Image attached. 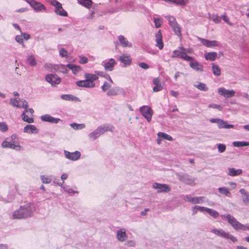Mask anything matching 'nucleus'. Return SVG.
I'll return each instance as SVG.
<instances>
[{
    "label": "nucleus",
    "instance_id": "nucleus-1",
    "mask_svg": "<svg viewBox=\"0 0 249 249\" xmlns=\"http://www.w3.org/2000/svg\"><path fill=\"white\" fill-rule=\"evenodd\" d=\"M34 211V207L30 204L20 206L19 209L13 213L14 219L25 218L31 216Z\"/></svg>",
    "mask_w": 249,
    "mask_h": 249
},
{
    "label": "nucleus",
    "instance_id": "nucleus-2",
    "mask_svg": "<svg viewBox=\"0 0 249 249\" xmlns=\"http://www.w3.org/2000/svg\"><path fill=\"white\" fill-rule=\"evenodd\" d=\"M113 82H110L109 81H105L101 87V89L103 92L107 91V95L109 96H115L119 94L124 95L125 94L124 90L123 88L119 87H114L110 89L111 84Z\"/></svg>",
    "mask_w": 249,
    "mask_h": 249
},
{
    "label": "nucleus",
    "instance_id": "nucleus-3",
    "mask_svg": "<svg viewBox=\"0 0 249 249\" xmlns=\"http://www.w3.org/2000/svg\"><path fill=\"white\" fill-rule=\"evenodd\" d=\"M84 76L85 79L76 81V85L79 87L89 89L95 87L94 81L97 80V76L89 73H85Z\"/></svg>",
    "mask_w": 249,
    "mask_h": 249
},
{
    "label": "nucleus",
    "instance_id": "nucleus-4",
    "mask_svg": "<svg viewBox=\"0 0 249 249\" xmlns=\"http://www.w3.org/2000/svg\"><path fill=\"white\" fill-rule=\"evenodd\" d=\"M222 218H226L228 222L236 231H249V224H242L238 222L233 216L230 214H223L221 215Z\"/></svg>",
    "mask_w": 249,
    "mask_h": 249
},
{
    "label": "nucleus",
    "instance_id": "nucleus-5",
    "mask_svg": "<svg viewBox=\"0 0 249 249\" xmlns=\"http://www.w3.org/2000/svg\"><path fill=\"white\" fill-rule=\"evenodd\" d=\"M49 3L54 7V12L58 16L67 17L68 14L62 6V4L56 0H49Z\"/></svg>",
    "mask_w": 249,
    "mask_h": 249
},
{
    "label": "nucleus",
    "instance_id": "nucleus-6",
    "mask_svg": "<svg viewBox=\"0 0 249 249\" xmlns=\"http://www.w3.org/2000/svg\"><path fill=\"white\" fill-rule=\"evenodd\" d=\"M211 231L214 234L222 238L230 239L233 242L237 241V239L234 236L230 234L229 232H225L222 229H217L213 228L211 229Z\"/></svg>",
    "mask_w": 249,
    "mask_h": 249
},
{
    "label": "nucleus",
    "instance_id": "nucleus-7",
    "mask_svg": "<svg viewBox=\"0 0 249 249\" xmlns=\"http://www.w3.org/2000/svg\"><path fill=\"white\" fill-rule=\"evenodd\" d=\"M179 49H180V51L175 50L173 52L171 55L172 58H180L186 61H191L193 59V57L188 55L185 53L186 49H185L183 47H180Z\"/></svg>",
    "mask_w": 249,
    "mask_h": 249
},
{
    "label": "nucleus",
    "instance_id": "nucleus-8",
    "mask_svg": "<svg viewBox=\"0 0 249 249\" xmlns=\"http://www.w3.org/2000/svg\"><path fill=\"white\" fill-rule=\"evenodd\" d=\"M16 138V135H12L11 137L12 141L8 142L6 140L4 141L1 144L2 147L3 148L9 147L18 151L21 150L22 149V147L18 143H15V142L13 141L14 140H15Z\"/></svg>",
    "mask_w": 249,
    "mask_h": 249
},
{
    "label": "nucleus",
    "instance_id": "nucleus-9",
    "mask_svg": "<svg viewBox=\"0 0 249 249\" xmlns=\"http://www.w3.org/2000/svg\"><path fill=\"white\" fill-rule=\"evenodd\" d=\"M140 111L148 122L151 121L153 114V110L151 107L147 106H144L140 108Z\"/></svg>",
    "mask_w": 249,
    "mask_h": 249
},
{
    "label": "nucleus",
    "instance_id": "nucleus-10",
    "mask_svg": "<svg viewBox=\"0 0 249 249\" xmlns=\"http://www.w3.org/2000/svg\"><path fill=\"white\" fill-rule=\"evenodd\" d=\"M10 104L13 107H16L19 108H26L28 107V103L22 99L17 100V98H11L10 99Z\"/></svg>",
    "mask_w": 249,
    "mask_h": 249
},
{
    "label": "nucleus",
    "instance_id": "nucleus-11",
    "mask_svg": "<svg viewBox=\"0 0 249 249\" xmlns=\"http://www.w3.org/2000/svg\"><path fill=\"white\" fill-rule=\"evenodd\" d=\"M45 79L47 82L50 83L52 86H55L59 84L61 82V78L56 74H49L45 76Z\"/></svg>",
    "mask_w": 249,
    "mask_h": 249
},
{
    "label": "nucleus",
    "instance_id": "nucleus-12",
    "mask_svg": "<svg viewBox=\"0 0 249 249\" xmlns=\"http://www.w3.org/2000/svg\"><path fill=\"white\" fill-rule=\"evenodd\" d=\"M102 65L107 71H113L114 66L116 64L115 60L113 58L106 59L102 62Z\"/></svg>",
    "mask_w": 249,
    "mask_h": 249
},
{
    "label": "nucleus",
    "instance_id": "nucleus-13",
    "mask_svg": "<svg viewBox=\"0 0 249 249\" xmlns=\"http://www.w3.org/2000/svg\"><path fill=\"white\" fill-rule=\"evenodd\" d=\"M197 39L200 41L204 46L208 48H213L218 46L220 45V43L216 40H209L200 37H197Z\"/></svg>",
    "mask_w": 249,
    "mask_h": 249
},
{
    "label": "nucleus",
    "instance_id": "nucleus-14",
    "mask_svg": "<svg viewBox=\"0 0 249 249\" xmlns=\"http://www.w3.org/2000/svg\"><path fill=\"white\" fill-rule=\"evenodd\" d=\"M217 92L219 95L226 98L233 97L235 93V91L233 89L229 90L225 89L224 88H219Z\"/></svg>",
    "mask_w": 249,
    "mask_h": 249
},
{
    "label": "nucleus",
    "instance_id": "nucleus-15",
    "mask_svg": "<svg viewBox=\"0 0 249 249\" xmlns=\"http://www.w3.org/2000/svg\"><path fill=\"white\" fill-rule=\"evenodd\" d=\"M183 199L185 201L192 204H199L204 202L205 197L203 196L191 197L189 196H185Z\"/></svg>",
    "mask_w": 249,
    "mask_h": 249
},
{
    "label": "nucleus",
    "instance_id": "nucleus-16",
    "mask_svg": "<svg viewBox=\"0 0 249 249\" xmlns=\"http://www.w3.org/2000/svg\"><path fill=\"white\" fill-rule=\"evenodd\" d=\"M30 5L34 10L36 12H41L42 11H46V7L45 6L39 2L35 0H33L30 2Z\"/></svg>",
    "mask_w": 249,
    "mask_h": 249
},
{
    "label": "nucleus",
    "instance_id": "nucleus-17",
    "mask_svg": "<svg viewBox=\"0 0 249 249\" xmlns=\"http://www.w3.org/2000/svg\"><path fill=\"white\" fill-rule=\"evenodd\" d=\"M64 153L65 157L71 160H78L81 156L80 152L78 151H76L74 152H70L68 151L65 150Z\"/></svg>",
    "mask_w": 249,
    "mask_h": 249
},
{
    "label": "nucleus",
    "instance_id": "nucleus-18",
    "mask_svg": "<svg viewBox=\"0 0 249 249\" xmlns=\"http://www.w3.org/2000/svg\"><path fill=\"white\" fill-rule=\"evenodd\" d=\"M114 127L111 124H104L98 126L96 129L100 134V136L107 131L113 132Z\"/></svg>",
    "mask_w": 249,
    "mask_h": 249
},
{
    "label": "nucleus",
    "instance_id": "nucleus-19",
    "mask_svg": "<svg viewBox=\"0 0 249 249\" xmlns=\"http://www.w3.org/2000/svg\"><path fill=\"white\" fill-rule=\"evenodd\" d=\"M153 187L157 189L158 193L168 192L170 190L169 186L165 184L154 183L153 184Z\"/></svg>",
    "mask_w": 249,
    "mask_h": 249
},
{
    "label": "nucleus",
    "instance_id": "nucleus-20",
    "mask_svg": "<svg viewBox=\"0 0 249 249\" xmlns=\"http://www.w3.org/2000/svg\"><path fill=\"white\" fill-rule=\"evenodd\" d=\"M190 62L189 65L191 68L194 69V70L197 71L202 72L203 71V65L198 63L196 60H194V58L191 61H188Z\"/></svg>",
    "mask_w": 249,
    "mask_h": 249
},
{
    "label": "nucleus",
    "instance_id": "nucleus-21",
    "mask_svg": "<svg viewBox=\"0 0 249 249\" xmlns=\"http://www.w3.org/2000/svg\"><path fill=\"white\" fill-rule=\"evenodd\" d=\"M155 41L156 42V46L160 50H162L163 48V43L162 41V36L160 30L155 34Z\"/></svg>",
    "mask_w": 249,
    "mask_h": 249
},
{
    "label": "nucleus",
    "instance_id": "nucleus-22",
    "mask_svg": "<svg viewBox=\"0 0 249 249\" xmlns=\"http://www.w3.org/2000/svg\"><path fill=\"white\" fill-rule=\"evenodd\" d=\"M179 180L184 183L191 185H195V178L188 175H183L179 177Z\"/></svg>",
    "mask_w": 249,
    "mask_h": 249
},
{
    "label": "nucleus",
    "instance_id": "nucleus-23",
    "mask_svg": "<svg viewBox=\"0 0 249 249\" xmlns=\"http://www.w3.org/2000/svg\"><path fill=\"white\" fill-rule=\"evenodd\" d=\"M41 120L43 122H49L51 123L57 124L59 121L60 119L54 118L49 114H46L41 116Z\"/></svg>",
    "mask_w": 249,
    "mask_h": 249
},
{
    "label": "nucleus",
    "instance_id": "nucleus-24",
    "mask_svg": "<svg viewBox=\"0 0 249 249\" xmlns=\"http://www.w3.org/2000/svg\"><path fill=\"white\" fill-rule=\"evenodd\" d=\"M119 60L121 63H123L125 67L129 66L132 61L130 56L125 54H123L120 56Z\"/></svg>",
    "mask_w": 249,
    "mask_h": 249
},
{
    "label": "nucleus",
    "instance_id": "nucleus-25",
    "mask_svg": "<svg viewBox=\"0 0 249 249\" xmlns=\"http://www.w3.org/2000/svg\"><path fill=\"white\" fill-rule=\"evenodd\" d=\"M153 84L154 87L153 88L154 92H158L163 89V86L160 83V80L159 78H155L153 80Z\"/></svg>",
    "mask_w": 249,
    "mask_h": 249
},
{
    "label": "nucleus",
    "instance_id": "nucleus-26",
    "mask_svg": "<svg viewBox=\"0 0 249 249\" xmlns=\"http://www.w3.org/2000/svg\"><path fill=\"white\" fill-rule=\"evenodd\" d=\"M24 133L29 134L38 133V130L36 126L32 124H28L26 125L23 129Z\"/></svg>",
    "mask_w": 249,
    "mask_h": 249
},
{
    "label": "nucleus",
    "instance_id": "nucleus-27",
    "mask_svg": "<svg viewBox=\"0 0 249 249\" xmlns=\"http://www.w3.org/2000/svg\"><path fill=\"white\" fill-rule=\"evenodd\" d=\"M239 192L242 196V201L244 203L249 206V194L245 189H241Z\"/></svg>",
    "mask_w": 249,
    "mask_h": 249
},
{
    "label": "nucleus",
    "instance_id": "nucleus-28",
    "mask_svg": "<svg viewBox=\"0 0 249 249\" xmlns=\"http://www.w3.org/2000/svg\"><path fill=\"white\" fill-rule=\"evenodd\" d=\"M127 237L125 230L121 229L117 231V238L119 241L123 242L126 239Z\"/></svg>",
    "mask_w": 249,
    "mask_h": 249
},
{
    "label": "nucleus",
    "instance_id": "nucleus-29",
    "mask_svg": "<svg viewBox=\"0 0 249 249\" xmlns=\"http://www.w3.org/2000/svg\"><path fill=\"white\" fill-rule=\"evenodd\" d=\"M118 40L121 45L123 47H131L132 44L129 42L122 35H120L118 36Z\"/></svg>",
    "mask_w": 249,
    "mask_h": 249
},
{
    "label": "nucleus",
    "instance_id": "nucleus-30",
    "mask_svg": "<svg viewBox=\"0 0 249 249\" xmlns=\"http://www.w3.org/2000/svg\"><path fill=\"white\" fill-rule=\"evenodd\" d=\"M27 63L32 67H34L36 65V60L34 55L30 54L27 56L26 58Z\"/></svg>",
    "mask_w": 249,
    "mask_h": 249
},
{
    "label": "nucleus",
    "instance_id": "nucleus-31",
    "mask_svg": "<svg viewBox=\"0 0 249 249\" xmlns=\"http://www.w3.org/2000/svg\"><path fill=\"white\" fill-rule=\"evenodd\" d=\"M66 67L71 70L74 74H77L82 70L80 66L73 64H69L66 65Z\"/></svg>",
    "mask_w": 249,
    "mask_h": 249
},
{
    "label": "nucleus",
    "instance_id": "nucleus-32",
    "mask_svg": "<svg viewBox=\"0 0 249 249\" xmlns=\"http://www.w3.org/2000/svg\"><path fill=\"white\" fill-rule=\"evenodd\" d=\"M228 175L230 176L234 177L241 175L242 173V170L238 169H235L234 168H229L228 169Z\"/></svg>",
    "mask_w": 249,
    "mask_h": 249
},
{
    "label": "nucleus",
    "instance_id": "nucleus-33",
    "mask_svg": "<svg viewBox=\"0 0 249 249\" xmlns=\"http://www.w3.org/2000/svg\"><path fill=\"white\" fill-rule=\"evenodd\" d=\"M217 55L216 52H211L205 53L204 57L207 60L213 61L215 60Z\"/></svg>",
    "mask_w": 249,
    "mask_h": 249
},
{
    "label": "nucleus",
    "instance_id": "nucleus-34",
    "mask_svg": "<svg viewBox=\"0 0 249 249\" xmlns=\"http://www.w3.org/2000/svg\"><path fill=\"white\" fill-rule=\"evenodd\" d=\"M218 127L219 128H226V129H230L234 127V125L232 124H228L227 123L220 119L219 123L217 124Z\"/></svg>",
    "mask_w": 249,
    "mask_h": 249
},
{
    "label": "nucleus",
    "instance_id": "nucleus-35",
    "mask_svg": "<svg viewBox=\"0 0 249 249\" xmlns=\"http://www.w3.org/2000/svg\"><path fill=\"white\" fill-rule=\"evenodd\" d=\"M61 98L66 101H79L78 97L71 94H62Z\"/></svg>",
    "mask_w": 249,
    "mask_h": 249
},
{
    "label": "nucleus",
    "instance_id": "nucleus-36",
    "mask_svg": "<svg viewBox=\"0 0 249 249\" xmlns=\"http://www.w3.org/2000/svg\"><path fill=\"white\" fill-rule=\"evenodd\" d=\"M28 110L27 107L25 108V110L22 113L21 116L22 120L28 123H32L34 122V119L32 117H29L26 114V113L28 112Z\"/></svg>",
    "mask_w": 249,
    "mask_h": 249
},
{
    "label": "nucleus",
    "instance_id": "nucleus-37",
    "mask_svg": "<svg viewBox=\"0 0 249 249\" xmlns=\"http://www.w3.org/2000/svg\"><path fill=\"white\" fill-rule=\"evenodd\" d=\"M172 28L173 31L178 36H181V33L179 25L177 23H174L170 25Z\"/></svg>",
    "mask_w": 249,
    "mask_h": 249
},
{
    "label": "nucleus",
    "instance_id": "nucleus-38",
    "mask_svg": "<svg viewBox=\"0 0 249 249\" xmlns=\"http://www.w3.org/2000/svg\"><path fill=\"white\" fill-rule=\"evenodd\" d=\"M232 145L233 146L236 147L249 146V142L235 141L232 142Z\"/></svg>",
    "mask_w": 249,
    "mask_h": 249
},
{
    "label": "nucleus",
    "instance_id": "nucleus-39",
    "mask_svg": "<svg viewBox=\"0 0 249 249\" xmlns=\"http://www.w3.org/2000/svg\"><path fill=\"white\" fill-rule=\"evenodd\" d=\"M77 1L79 4L87 8H89L92 4V1L91 0H77Z\"/></svg>",
    "mask_w": 249,
    "mask_h": 249
},
{
    "label": "nucleus",
    "instance_id": "nucleus-40",
    "mask_svg": "<svg viewBox=\"0 0 249 249\" xmlns=\"http://www.w3.org/2000/svg\"><path fill=\"white\" fill-rule=\"evenodd\" d=\"M213 73L214 75L219 76L221 74V69L218 65L213 64L212 65Z\"/></svg>",
    "mask_w": 249,
    "mask_h": 249
},
{
    "label": "nucleus",
    "instance_id": "nucleus-41",
    "mask_svg": "<svg viewBox=\"0 0 249 249\" xmlns=\"http://www.w3.org/2000/svg\"><path fill=\"white\" fill-rule=\"evenodd\" d=\"M209 18L212 20L215 23H219L221 22V17L217 14H208Z\"/></svg>",
    "mask_w": 249,
    "mask_h": 249
},
{
    "label": "nucleus",
    "instance_id": "nucleus-42",
    "mask_svg": "<svg viewBox=\"0 0 249 249\" xmlns=\"http://www.w3.org/2000/svg\"><path fill=\"white\" fill-rule=\"evenodd\" d=\"M195 87L201 91H206L208 90L206 85L201 82H198L197 84L195 85Z\"/></svg>",
    "mask_w": 249,
    "mask_h": 249
},
{
    "label": "nucleus",
    "instance_id": "nucleus-43",
    "mask_svg": "<svg viewBox=\"0 0 249 249\" xmlns=\"http://www.w3.org/2000/svg\"><path fill=\"white\" fill-rule=\"evenodd\" d=\"M158 136L159 138H162L168 141H173V138L169 135L166 134L164 132H159L158 133Z\"/></svg>",
    "mask_w": 249,
    "mask_h": 249
},
{
    "label": "nucleus",
    "instance_id": "nucleus-44",
    "mask_svg": "<svg viewBox=\"0 0 249 249\" xmlns=\"http://www.w3.org/2000/svg\"><path fill=\"white\" fill-rule=\"evenodd\" d=\"M218 192L226 196L230 197L231 193L229 191V189L226 187H220L218 189Z\"/></svg>",
    "mask_w": 249,
    "mask_h": 249
},
{
    "label": "nucleus",
    "instance_id": "nucleus-45",
    "mask_svg": "<svg viewBox=\"0 0 249 249\" xmlns=\"http://www.w3.org/2000/svg\"><path fill=\"white\" fill-rule=\"evenodd\" d=\"M100 136V134L97 131L96 129L94 131L89 134V139L92 141L95 140Z\"/></svg>",
    "mask_w": 249,
    "mask_h": 249
},
{
    "label": "nucleus",
    "instance_id": "nucleus-46",
    "mask_svg": "<svg viewBox=\"0 0 249 249\" xmlns=\"http://www.w3.org/2000/svg\"><path fill=\"white\" fill-rule=\"evenodd\" d=\"M70 126L73 128L74 129H82L85 127V124H77V123H72L70 124Z\"/></svg>",
    "mask_w": 249,
    "mask_h": 249
},
{
    "label": "nucleus",
    "instance_id": "nucleus-47",
    "mask_svg": "<svg viewBox=\"0 0 249 249\" xmlns=\"http://www.w3.org/2000/svg\"><path fill=\"white\" fill-rule=\"evenodd\" d=\"M189 3L188 0H173V4L180 6H184Z\"/></svg>",
    "mask_w": 249,
    "mask_h": 249
},
{
    "label": "nucleus",
    "instance_id": "nucleus-48",
    "mask_svg": "<svg viewBox=\"0 0 249 249\" xmlns=\"http://www.w3.org/2000/svg\"><path fill=\"white\" fill-rule=\"evenodd\" d=\"M207 213L214 218H216L219 216V213L215 210L209 208V209H207Z\"/></svg>",
    "mask_w": 249,
    "mask_h": 249
},
{
    "label": "nucleus",
    "instance_id": "nucleus-49",
    "mask_svg": "<svg viewBox=\"0 0 249 249\" xmlns=\"http://www.w3.org/2000/svg\"><path fill=\"white\" fill-rule=\"evenodd\" d=\"M41 180L43 183H50L52 180L50 178L45 175H42L40 177Z\"/></svg>",
    "mask_w": 249,
    "mask_h": 249
},
{
    "label": "nucleus",
    "instance_id": "nucleus-50",
    "mask_svg": "<svg viewBox=\"0 0 249 249\" xmlns=\"http://www.w3.org/2000/svg\"><path fill=\"white\" fill-rule=\"evenodd\" d=\"M218 151L219 153L224 152L226 149V146L224 144L219 143L217 144Z\"/></svg>",
    "mask_w": 249,
    "mask_h": 249
},
{
    "label": "nucleus",
    "instance_id": "nucleus-51",
    "mask_svg": "<svg viewBox=\"0 0 249 249\" xmlns=\"http://www.w3.org/2000/svg\"><path fill=\"white\" fill-rule=\"evenodd\" d=\"M0 130L2 132H6L8 130V126L5 123L0 122Z\"/></svg>",
    "mask_w": 249,
    "mask_h": 249
},
{
    "label": "nucleus",
    "instance_id": "nucleus-52",
    "mask_svg": "<svg viewBox=\"0 0 249 249\" xmlns=\"http://www.w3.org/2000/svg\"><path fill=\"white\" fill-rule=\"evenodd\" d=\"M15 40L16 41L18 42L19 44H22L23 46V36L22 34H21L20 35H17L15 37Z\"/></svg>",
    "mask_w": 249,
    "mask_h": 249
},
{
    "label": "nucleus",
    "instance_id": "nucleus-53",
    "mask_svg": "<svg viewBox=\"0 0 249 249\" xmlns=\"http://www.w3.org/2000/svg\"><path fill=\"white\" fill-rule=\"evenodd\" d=\"M154 22L155 23V25L156 28H159L161 23V19L159 18H154Z\"/></svg>",
    "mask_w": 249,
    "mask_h": 249
},
{
    "label": "nucleus",
    "instance_id": "nucleus-54",
    "mask_svg": "<svg viewBox=\"0 0 249 249\" xmlns=\"http://www.w3.org/2000/svg\"><path fill=\"white\" fill-rule=\"evenodd\" d=\"M221 18L229 25H232V23L230 21L229 18L226 16V14H223L221 16Z\"/></svg>",
    "mask_w": 249,
    "mask_h": 249
},
{
    "label": "nucleus",
    "instance_id": "nucleus-55",
    "mask_svg": "<svg viewBox=\"0 0 249 249\" xmlns=\"http://www.w3.org/2000/svg\"><path fill=\"white\" fill-rule=\"evenodd\" d=\"M59 55L62 57H66L68 55V52L66 49L62 48L59 51Z\"/></svg>",
    "mask_w": 249,
    "mask_h": 249
},
{
    "label": "nucleus",
    "instance_id": "nucleus-56",
    "mask_svg": "<svg viewBox=\"0 0 249 249\" xmlns=\"http://www.w3.org/2000/svg\"><path fill=\"white\" fill-rule=\"evenodd\" d=\"M208 107L209 108L217 109L219 110H221L222 109V107L220 105L215 104H210L209 105Z\"/></svg>",
    "mask_w": 249,
    "mask_h": 249
},
{
    "label": "nucleus",
    "instance_id": "nucleus-57",
    "mask_svg": "<svg viewBox=\"0 0 249 249\" xmlns=\"http://www.w3.org/2000/svg\"><path fill=\"white\" fill-rule=\"evenodd\" d=\"M167 18L169 21V24L170 25L177 23L175 18L172 16H168L167 17Z\"/></svg>",
    "mask_w": 249,
    "mask_h": 249
},
{
    "label": "nucleus",
    "instance_id": "nucleus-58",
    "mask_svg": "<svg viewBox=\"0 0 249 249\" xmlns=\"http://www.w3.org/2000/svg\"><path fill=\"white\" fill-rule=\"evenodd\" d=\"M80 59L79 61V63L81 64H85L88 63V60L86 57L85 56H79Z\"/></svg>",
    "mask_w": 249,
    "mask_h": 249
},
{
    "label": "nucleus",
    "instance_id": "nucleus-59",
    "mask_svg": "<svg viewBox=\"0 0 249 249\" xmlns=\"http://www.w3.org/2000/svg\"><path fill=\"white\" fill-rule=\"evenodd\" d=\"M138 65L140 67L144 70H147L149 68V66L147 64L144 62H141Z\"/></svg>",
    "mask_w": 249,
    "mask_h": 249
},
{
    "label": "nucleus",
    "instance_id": "nucleus-60",
    "mask_svg": "<svg viewBox=\"0 0 249 249\" xmlns=\"http://www.w3.org/2000/svg\"><path fill=\"white\" fill-rule=\"evenodd\" d=\"M62 188H63L64 190L68 193H77V192L73 191L71 189L69 188L68 187L62 186Z\"/></svg>",
    "mask_w": 249,
    "mask_h": 249
},
{
    "label": "nucleus",
    "instance_id": "nucleus-61",
    "mask_svg": "<svg viewBox=\"0 0 249 249\" xmlns=\"http://www.w3.org/2000/svg\"><path fill=\"white\" fill-rule=\"evenodd\" d=\"M92 75H96L97 76V79L99 78V76L103 77V76H104V72L101 71H95V73H92Z\"/></svg>",
    "mask_w": 249,
    "mask_h": 249
},
{
    "label": "nucleus",
    "instance_id": "nucleus-62",
    "mask_svg": "<svg viewBox=\"0 0 249 249\" xmlns=\"http://www.w3.org/2000/svg\"><path fill=\"white\" fill-rule=\"evenodd\" d=\"M21 34H22V36H23V39H24L25 40H28L29 39H30V35L27 34V33H22V32H21Z\"/></svg>",
    "mask_w": 249,
    "mask_h": 249
},
{
    "label": "nucleus",
    "instance_id": "nucleus-63",
    "mask_svg": "<svg viewBox=\"0 0 249 249\" xmlns=\"http://www.w3.org/2000/svg\"><path fill=\"white\" fill-rule=\"evenodd\" d=\"M126 245L128 247H135V243L133 240L128 241L126 243Z\"/></svg>",
    "mask_w": 249,
    "mask_h": 249
},
{
    "label": "nucleus",
    "instance_id": "nucleus-64",
    "mask_svg": "<svg viewBox=\"0 0 249 249\" xmlns=\"http://www.w3.org/2000/svg\"><path fill=\"white\" fill-rule=\"evenodd\" d=\"M197 208H198V209L199 210V211L201 212H203L204 211H205V212H207V209H209L208 208H206V207H201V206H197Z\"/></svg>",
    "mask_w": 249,
    "mask_h": 249
}]
</instances>
